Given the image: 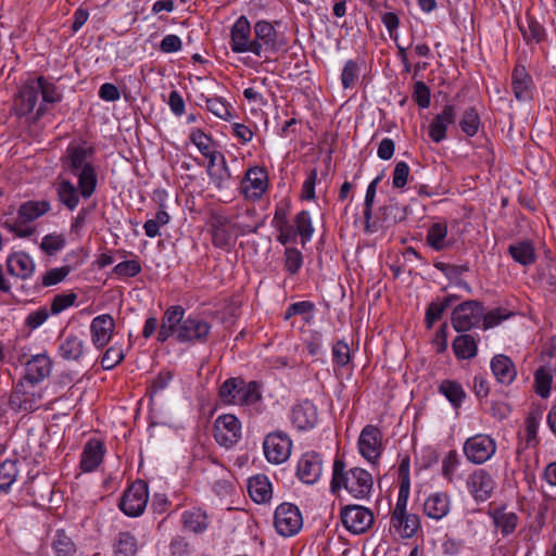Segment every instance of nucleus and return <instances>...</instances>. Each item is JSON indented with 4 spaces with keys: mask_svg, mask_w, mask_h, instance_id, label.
I'll return each instance as SVG.
<instances>
[{
    "mask_svg": "<svg viewBox=\"0 0 556 556\" xmlns=\"http://www.w3.org/2000/svg\"><path fill=\"white\" fill-rule=\"evenodd\" d=\"M372 485L374 479L370 472L359 467L345 470V463L340 458L334 459L330 482L332 494H337L344 488L353 497L363 500L370 495Z\"/></svg>",
    "mask_w": 556,
    "mask_h": 556,
    "instance_id": "1",
    "label": "nucleus"
},
{
    "mask_svg": "<svg viewBox=\"0 0 556 556\" xmlns=\"http://www.w3.org/2000/svg\"><path fill=\"white\" fill-rule=\"evenodd\" d=\"M92 153V149L70 146L64 161L70 172L78 178L80 194L85 199L90 198L97 187L96 169L92 163L88 161Z\"/></svg>",
    "mask_w": 556,
    "mask_h": 556,
    "instance_id": "2",
    "label": "nucleus"
},
{
    "mask_svg": "<svg viewBox=\"0 0 556 556\" xmlns=\"http://www.w3.org/2000/svg\"><path fill=\"white\" fill-rule=\"evenodd\" d=\"M218 396L225 405H254L262 400L261 384L240 377L228 378L219 387Z\"/></svg>",
    "mask_w": 556,
    "mask_h": 556,
    "instance_id": "3",
    "label": "nucleus"
},
{
    "mask_svg": "<svg viewBox=\"0 0 556 556\" xmlns=\"http://www.w3.org/2000/svg\"><path fill=\"white\" fill-rule=\"evenodd\" d=\"M148 498V484L142 480H137L126 489L118 507L125 515L138 517L144 511Z\"/></svg>",
    "mask_w": 556,
    "mask_h": 556,
    "instance_id": "4",
    "label": "nucleus"
},
{
    "mask_svg": "<svg viewBox=\"0 0 556 556\" xmlns=\"http://www.w3.org/2000/svg\"><path fill=\"white\" fill-rule=\"evenodd\" d=\"M274 525L282 536L295 535L303 527V518L298 506L291 503L280 504L274 516Z\"/></svg>",
    "mask_w": 556,
    "mask_h": 556,
    "instance_id": "5",
    "label": "nucleus"
},
{
    "mask_svg": "<svg viewBox=\"0 0 556 556\" xmlns=\"http://www.w3.org/2000/svg\"><path fill=\"white\" fill-rule=\"evenodd\" d=\"M483 315V304L468 300L458 304L452 312V326L457 332H465L477 326Z\"/></svg>",
    "mask_w": 556,
    "mask_h": 556,
    "instance_id": "6",
    "label": "nucleus"
},
{
    "mask_svg": "<svg viewBox=\"0 0 556 556\" xmlns=\"http://www.w3.org/2000/svg\"><path fill=\"white\" fill-rule=\"evenodd\" d=\"M252 53L262 56L264 52H277L283 46L275 27L267 21H258L254 24Z\"/></svg>",
    "mask_w": 556,
    "mask_h": 556,
    "instance_id": "7",
    "label": "nucleus"
},
{
    "mask_svg": "<svg viewBox=\"0 0 556 556\" xmlns=\"http://www.w3.org/2000/svg\"><path fill=\"white\" fill-rule=\"evenodd\" d=\"M292 441L282 431L268 433L263 442V450L266 459L271 464L285 463L291 454Z\"/></svg>",
    "mask_w": 556,
    "mask_h": 556,
    "instance_id": "8",
    "label": "nucleus"
},
{
    "mask_svg": "<svg viewBox=\"0 0 556 556\" xmlns=\"http://www.w3.org/2000/svg\"><path fill=\"white\" fill-rule=\"evenodd\" d=\"M213 431L216 442L229 448L241 438V422L235 415L225 414L215 419Z\"/></svg>",
    "mask_w": 556,
    "mask_h": 556,
    "instance_id": "9",
    "label": "nucleus"
},
{
    "mask_svg": "<svg viewBox=\"0 0 556 556\" xmlns=\"http://www.w3.org/2000/svg\"><path fill=\"white\" fill-rule=\"evenodd\" d=\"M341 520L353 534L365 533L374 523V514L361 505H346L341 509Z\"/></svg>",
    "mask_w": 556,
    "mask_h": 556,
    "instance_id": "10",
    "label": "nucleus"
},
{
    "mask_svg": "<svg viewBox=\"0 0 556 556\" xmlns=\"http://www.w3.org/2000/svg\"><path fill=\"white\" fill-rule=\"evenodd\" d=\"M268 188V174L264 167H250L240 184V192L251 201L260 200Z\"/></svg>",
    "mask_w": 556,
    "mask_h": 556,
    "instance_id": "11",
    "label": "nucleus"
},
{
    "mask_svg": "<svg viewBox=\"0 0 556 556\" xmlns=\"http://www.w3.org/2000/svg\"><path fill=\"white\" fill-rule=\"evenodd\" d=\"M495 451V440L486 434L468 438L464 444V453L467 459L473 464L485 463L494 455Z\"/></svg>",
    "mask_w": 556,
    "mask_h": 556,
    "instance_id": "12",
    "label": "nucleus"
},
{
    "mask_svg": "<svg viewBox=\"0 0 556 556\" xmlns=\"http://www.w3.org/2000/svg\"><path fill=\"white\" fill-rule=\"evenodd\" d=\"M211 330V325L197 315L187 316L177 328V340L181 343H204Z\"/></svg>",
    "mask_w": 556,
    "mask_h": 556,
    "instance_id": "13",
    "label": "nucleus"
},
{
    "mask_svg": "<svg viewBox=\"0 0 556 556\" xmlns=\"http://www.w3.org/2000/svg\"><path fill=\"white\" fill-rule=\"evenodd\" d=\"M43 76L28 79L20 89L15 99V111L20 116L31 113L38 102L39 91L42 88Z\"/></svg>",
    "mask_w": 556,
    "mask_h": 556,
    "instance_id": "14",
    "label": "nucleus"
},
{
    "mask_svg": "<svg viewBox=\"0 0 556 556\" xmlns=\"http://www.w3.org/2000/svg\"><path fill=\"white\" fill-rule=\"evenodd\" d=\"M358 448L364 458L370 463H375L382 452L381 431L372 425L366 426L361 432Z\"/></svg>",
    "mask_w": 556,
    "mask_h": 556,
    "instance_id": "15",
    "label": "nucleus"
},
{
    "mask_svg": "<svg viewBox=\"0 0 556 556\" xmlns=\"http://www.w3.org/2000/svg\"><path fill=\"white\" fill-rule=\"evenodd\" d=\"M35 386L25 378L20 379L10 395V406L15 410H35L38 401L34 391Z\"/></svg>",
    "mask_w": 556,
    "mask_h": 556,
    "instance_id": "16",
    "label": "nucleus"
},
{
    "mask_svg": "<svg viewBox=\"0 0 556 556\" xmlns=\"http://www.w3.org/2000/svg\"><path fill=\"white\" fill-rule=\"evenodd\" d=\"M456 114V106L452 103H447L443 106L442 111L432 118L428 134L433 142L439 143L446 138L447 127L455 123Z\"/></svg>",
    "mask_w": 556,
    "mask_h": 556,
    "instance_id": "17",
    "label": "nucleus"
},
{
    "mask_svg": "<svg viewBox=\"0 0 556 556\" xmlns=\"http://www.w3.org/2000/svg\"><path fill=\"white\" fill-rule=\"evenodd\" d=\"M253 39H251V24L242 15L231 27L230 48L235 53L252 52Z\"/></svg>",
    "mask_w": 556,
    "mask_h": 556,
    "instance_id": "18",
    "label": "nucleus"
},
{
    "mask_svg": "<svg viewBox=\"0 0 556 556\" xmlns=\"http://www.w3.org/2000/svg\"><path fill=\"white\" fill-rule=\"evenodd\" d=\"M495 482L484 469L475 470L467 480L469 493L476 501L484 502L492 495Z\"/></svg>",
    "mask_w": 556,
    "mask_h": 556,
    "instance_id": "19",
    "label": "nucleus"
},
{
    "mask_svg": "<svg viewBox=\"0 0 556 556\" xmlns=\"http://www.w3.org/2000/svg\"><path fill=\"white\" fill-rule=\"evenodd\" d=\"M323 472V459L318 453L308 452L302 455L298 463L296 475L299 479L306 483H315Z\"/></svg>",
    "mask_w": 556,
    "mask_h": 556,
    "instance_id": "20",
    "label": "nucleus"
},
{
    "mask_svg": "<svg viewBox=\"0 0 556 556\" xmlns=\"http://www.w3.org/2000/svg\"><path fill=\"white\" fill-rule=\"evenodd\" d=\"M114 328V319L108 314L99 315L92 319L90 332L92 343L97 349H103L110 342Z\"/></svg>",
    "mask_w": 556,
    "mask_h": 556,
    "instance_id": "21",
    "label": "nucleus"
},
{
    "mask_svg": "<svg viewBox=\"0 0 556 556\" xmlns=\"http://www.w3.org/2000/svg\"><path fill=\"white\" fill-rule=\"evenodd\" d=\"M317 408L308 400L293 406L291 421L299 430H309L317 424Z\"/></svg>",
    "mask_w": 556,
    "mask_h": 556,
    "instance_id": "22",
    "label": "nucleus"
},
{
    "mask_svg": "<svg viewBox=\"0 0 556 556\" xmlns=\"http://www.w3.org/2000/svg\"><path fill=\"white\" fill-rule=\"evenodd\" d=\"M104 444L98 439H90L80 456V468L84 472H91L98 468L104 457Z\"/></svg>",
    "mask_w": 556,
    "mask_h": 556,
    "instance_id": "23",
    "label": "nucleus"
},
{
    "mask_svg": "<svg viewBox=\"0 0 556 556\" xmlns=\"http://www.w3.org/2000/svg\"><path fill=\"white\" fill-rule=\"evenodd\" d=\"M26 374L23 378L30 383L37 384L47 378L52 368V362L46 354H37L26 363Z\"/></svg>",
    "mask_w": 556,
    "mask_h": 556,
    "instance_id": "24",
    "label": "nucleus"
},
{
    "mask_svg": "<svg viewBox=\"0 0 556 556\" xmlns=\"http://www.w3.org/2000/svg\"><path fill=\"white\" fill-rule=\"evenodd\" d=\"M391 529L395 531L401 538H413L420 528V520L418 515L408 514L407 511L402 515L391 516Z\"/></svg>",
    "mask_w": 556,
    "mask_h": 556,
    "instance_id": "25",
    "label": "nucleus"
},
{
    "mask_svg": "<svg viewBox=\"0 0 556 556\" xmlns=\"http://www.w3.org/2000/svg\"><path fill=\"white\" fill-rule=\"evenodd\" d=\"M491 370L500 383L510 384L516 376L517 370L511 359L503 354L495 355L491 361Z\"/></svg>",
    "mask_w": 556,
    "mask_h": 556,
    "instance_id": "26",
    "label": "nucleus"
},
{
    "mask_svg": "<svg viewBox=\"0 0 556 556\" xmlns=\"http://www.w3.org/2000/svg\"><path fill=\"white\" fill-rule=\"evenodd\" d=\"M507 252L516 263L522 266H530L536 262L535 248L529 239L509 244Z\"/></svg>",
    "mask_w": 556,
    "mask_h": 556,
    "instance_id": "27",
    "label": "nucleus"
},
{
    "mask_svg": "<svg viewBox=\"0 0 556 556\" xmlns=\"http://www.w3.org/2000/svg\"><path fill=\"white\" fill-rule=\"evenodd\" d=\"M532 79L523 66H516L511 75V88L519 101H528L532 98Z\"/></svg>",
    "mask_w": 556,
    "mask_h": 556,
    "instance_id": "28",
    "label": "nucleus"
},
{
    "mask_svg": "<svg viewBox=\"0 0 556 556\" xmlns=\"http://www.w3.org/2000/svg\"><path fill=\"white\" fill-rule=\"evenodd\" d=\"M7 268L11 275L26 279L33 275L35 264L28 254L18 252L8 257Z\"/></svg>",
    "mask_w": 556,
    "mask_h": 556,
    "instance_id": "29",
    "label": "nucleus"
},
{
    "mask_svg": "<svg viewBox=\"0 0 556 556\" xmlns=\"http://www.w3.org/2000/svg\"><path fill=\"white\" fill-rule=\"evenodd\" d=\"M248 492L255 503H266L271 498L273 495L271 483L269 479L264 475L254 476L249 479Z\"/></svg>",
    "mask_w": 556,
    "mask_h": 556,
    "instance_id": "30",
    "label": "nucleus"
},
{
    "mask_svg": "<svg viewBox=\"0 0 556 556\" xmlns=\"http://www.w3.org/2000/svg\"><path fill=\"white\" fill-rule=\"evenodd\" d=\"M425 514L432 519L440 520L450 511V498L446 493L431 494L424 504Z\"/></svg>",
    "mask_w": 556,
    "mask_h": 556,
    "instance_id": "31",
    "label": "nucleus"
},
{
    "mask_svg": "<svg viewBox=\"0 0 556 556\" xmlns=\"http://www.w3.org/2000/svg\"><path fill=\"white\" fill-rule=\"evenodd\" d=\"M381 177H376L367 187L365 201H364V219H365V231L377 232L380 229L378 220H372V206L376 198L377 186Z\"/></svg>",
    "mask_w": 556,
    "mask_h": 556,
    "instance_id": "32",
    "label": "nucleus"
},
{
    "mask_svg": "<svg viewBox=\"0 0 556 556\" xmlns=\"http://www.w3.org/2000/svg\"><path fill=\"white\" fill-rule=\"evenodd\" d=\"M380 217L377 219L381 228H389L397 223L403 222L407 216V207L397 202L391 201L379 210Z\"/></svg>",
    "mask_w": 556,
    "mask_h": 556,
    "instance_id": "33",
    "label": "nucleus"
},
{
    "mask_svg": "<svg viewBox=\"0 0 556 556\" xmlns=\"http://www.w3.org/2000/svg\"><path fill=\"white\" fill-rule=\"evenodd\" d=\"M51 210L49 201H26L20 205L17 217L23 224L30 223Z\"/></svg>",
    "mask_w": 556,
    "mask_h": 556,
    "instance_id": "34",
    "label": "nucleus"
},
{
    "mask_svg": "<svg viewBox=\"0 0 556 556\" xmlns=\"http://www.w3.org/2000/svg\"><path fill=\"white\" fill-rule=\"evenodd\" d=\"M452 349L458 359H471L478 353L477 340L471 334H459L454 339Z\"/></svg>",
    "mask_w": 556,
    "mask_h": 556,
    "instance_id": "35",
    "label": "nucleus"
},
{
    "mask_svg": "<svg viewBox=\"0 0 556 556\" xmlns=\"http://www.w3.org/2000/svg\"><path fill=\"white\" fill-rule=\"evenodd\" d=\"M165 195H166L165 191L159 192L160 210L156 212L154 218L148 219L143 224V229H144L146 236H148L149 238H155V237L160 236L161 235L160 227L167 225L170 220V216L166 212V210H165L166 206L163 202V197H165Z\"/></svg>",
    "mask_w": 556,
    "mask_h": 556,
    "instance_id": "36",
    "label": "nucleus"
},
{
    "mask_svg": "<svg viewBox=\"0 0 556 556\" xmlns=\"http://www.w3.org/2000/svg\"><path fill=\"white\" fill-rule=\"evenodd\" d=\"M79 188L77 189L70 180L63 179L56 184L59 201L70 211H74L79 203Z\"/></svg>",
    "mask_w": 556,
    "mask_h": 556,
    "instance_id": "37",
    "label": "nucleus"
},
{
    "mask_svg": "<svg viewBox=\"0 0 556 556\" xmlns=\"http://www.w3.org/2000/svg\"><path fill=\"white\" fill-rule=\"evenodd\" d=\"M493 522L504 536L511 534L517 527L518 516L514 511H506L505 508H496L491 513Z\"/></svg>",
    "mask_w": 556,
    "mask_h": 556,
    "instance_id": "38",
    "label": "nucleus"
},
{
    "mask_svg": "<svg viewBox=\"0 0 556 556\" xmlns=\"http://www.w3.org/2000/svg\"><path fill=\"white\" fill-rule=\"evenodd\" d=\"M182 523L185 529L194 533H201L208 527L207 515L202 509L193 507L184 511Z\"/></svg>",
    "mask_w": 556,
    "mask_h": 556,
    "instance_id": "39",
    "label": "nucleus"
},
{
    "mask_svg": "<svg viewBox=\"0 0 556 556\" xmlns=\"http://www.w3.org/2000/svg\"><path fill=\"white\" fill-rule=\"evenodd\" d=\"M40 85L42 88L39 91V96L41 97L42 101L39 103L36 110V118H40L47 112L46 104L56 103L62 99L61 93L58 91V88L53 83L48 81L43 77V83Z\"/></svg>",
    "mask_w": 556,
    "mask_h": 556,
    "instance_id": "40",
    "label": "nucleus"
},
{
    "mask_svg": "<svg viewBox=\"0 0 556 556\" xmlns=\"http://www.w3.org/2000/svg\"><path fill=\"white\" fill-rule=\"evenodd\" d=\"M138 542L130 532H119L113 543L114 556H136Z\"/></svg>",
    "mask_w": 556,
    "mask_h": 556,
    "instance_id": "41",
    "label": "nucleus"
},
{
    "mask_svg": "<svg viewBox=\"0 0 556 556\" xmlns=\"http://www.w3.org/2000/svg\"><path fill=\"white\" fill-rule=\"evenodd\" d=\"M447 237V225L445 223L432 224L427 232V244L435 251H442L450 244L446 240Z\"/></svg>",
    "mask_w": 556,
    "mask_h": 556,
    "instance_id": "42",
    "label": "nucleus"
},
{
    "mask_svg": "<svg viewBox=\"0 0 556 556\" xmlns=\"http://www.w3.org/2000/svg\"><path fill=\"white\" fill-rule=\"evenodd\" d=\"M60 354L67 361H79L84 354V341L76 336H68L60 344Z\"/></svg>",
    "mask_w": 556,
    "mask_h": 556,
    "instance_id": "43",
    "label": "nucleus"
},
{
    "mask_svg": "<svg viewBox=\"0 0 556 556\" xmlns=\"http://www.w3.org/2000/svg\"><path fill=\"white\" fill-rule=\"evenodd\" d=\"M439 391L455 408H458L462 405L466 396V393L460 383L454 380H443L439 386Z\"/></svg>",
    "mask_w": 556,
    "mask_h": 556,
    "instance_id": "44",
    "label": "nucleus"
},
{
    "mask_svg": "<svg viewBox=\"0 0 556 556\" xmlns=\"http://www.w3.org/2000/svg\"><path fill=\"white\" fill-rule=\"evenodd\" d=\"M460 466V458L455 450H451L442 459V476L445 480L454 483L455 480L462 479V476L457 475L458 467Z\"/></svg>",
    "mask_w": 556,
    "mask_h": 556,
    "instance_id": "45",
    "label": "nucleus"
},
{
    "mask_svg": "<svg viewBox=\"0 0 556 556\" xmlns=\"http://www.w3.org/2000/svg\"><path fill=\"white\" fill-rule=\"evenodd\" d=\"M18 476L17 462L7 459L0 464V492L8 493Z\"/></svg>",
    "mask_w": 556,
    "mask_h": 556,
    "instance_id": "46",
    "label": "nucleus"
},
{
    "mask_svg": "<svg viewBox=\"0 0 556 556\" xmlns=\"http://www.w3.org/2000/svg\"><path fill=\"white\" fill-rule=\"evenodd\" d=\"M459 127L468 137H473L478 132L480 127V117L476 108L469 106L464 111L459 121Z\"/></svg>",
    "mask_w": 556,
    "mask_h": 556,
    "instance_id": "47",
    "label": "nucleus"
},
{
    "mask_svg": "<svg viewBox=\"0 0 556 556\" xmlns=\"http://www.w3.org/2000/svg\"><path fill=\"white\" fill-rule=\"evenodd\" d=\"M519 28L526 41L541 42L545 37L544 27L530 16L527 17V25L520 24Z\"/></svg>",
    "mask_w": 556,
    "mask_h": 556,
    "instance_id": "48",
    "label": "nucleus"
},
{
    "mask_svg": "<svg viewBox=\"0 0 556 556\" xmlns=\"http://www.w3.org/2000/svg\"><path fill=\"white\" fill-rule=\"evenodd\" d=\"M295 230L302 238V242L305 243L312 239L314 228L312 218L308 211H301L294 218Z\"/></svg>",
    "mask_w": 556,
    "mask_h": 556,
    "instance_id": "49",
    "label": "nucleus"
},
{
    "mask_svg": "<svg viewBox=\"0 0 556 556\" xmlns=\"http://www.w3.org/2000/svg\"><path fill=\"white\" fill-rule=\"evenodd\" d=\"M551 372L548 368L541 367L534 374L535 392L542 397L549 395L552 383Z\"/></svg>",
    "mask_w": 556,
    "mask_h": 556,
    "instance_id": "50",
    "label": "nucleus"
},
{
    "mask_svg": "<svg viewBox=\"0 0 556 556\" xmlns=\"http://www.w3.org/2000/svg\"><path fill=\"white\" fill-rule=\"evenodd\" d=\"M450 301L443 300L442 302H432L426 311V326L431 328L435 321L441 319L443 313L450 307Z\"/></svg>",
    "mask_w": 556,
    "mask_h": 556,
    "instance_id": "51",
    "label": "nucleus"
},
{
    "mask_svg": "<svg viewBox=\"0 0 556 556\" xmlns=\"http://www.w3.org/2000/svg\"><path fill=\"white\" fill-rule=\"evenodd\" d=\"M65 247V239L62 235L49 233L40 243V249L48 255H54Z\"/></svg>",
    "mask_w": 556,
    "mask_h": 556,
    "instance_id": "52",
    "label": "nucleus"
},
{
    "mask_svg": "<svg viewBox=\"0 0 556 556\" xmlns=\"http://www.w3.org/2000/svg\"><path fill=\"white\" fill-rule=\"evenodd\" d=\"M303 264L302 253L295 248H287L285 251V268L290 275H295Z\"/></svg>",
    "mask_w": 556,
    "mask_h": 556,
    "instance_id": "53",
    "label": "nucleus"
},
{
    "mask_svg": "<svg viewBox=\"0 0 556 556\" xmlns=\"http://www.w3.org/2000/svg\"><path fill=\"white\" fill-rule=\"evenodd\" d=\"M212 243L215 248L229 251L233 247L235 240L227 228H217L212 229Z\"/></svg>",
    "mask_w": 556,
    "mask_h": 556,
    "instance_id": "54",
    "label": "nucleus"
},
{
    "mask_svg": "<svg viewBox=\"0 0 556 556\" xmlns=\"http://www.w3.org/2000/svg\"><path fill=\"white\" fill-rule=\"evenodd\" d=\"M53 548L58 556H71L75 552V545L72 540L64 533L58 531L53 542Z\"/></svg>",
    "mask_w": 556,
    "mask_h": 556,
    "instance_id": "55",
    "label": "nucleus"
},
{
    "mask_svg": "<svg viewBox=\"0 0 556 556\" xmlns=\"http://www.w3.org/2000/svg\"><path fill=\"white\" fill-rule=\"evenodd\" d=\"M184 319H185V309L179 305H175V306L168 307L165 311L163 319H162V324L165 326H168V328L172 327L174 329H177L181 325V321H184Z\"/></svg>",
    "mask_w": 556,
    "mask_h": 556,
    "instance_id": "56",
    "label": "nucleus"
},
{
    "mask_svg": "<svg viewBox=\"0 0 556 556\" xmlns=\"http://www.w3.org/2000/svg\"><path fill=\"white\" fill-rule=\"evenodd\" d=\"M124 359V352L118 346L109 348L101 358V366L105 370L113 369Z\"/></svg>",
    "mask_w": 556,
    "mask_h": 556,
    "instance_id": "57",
    "label": "nucleus"
},
{
    "mask_svg": "<svg viewBox=\"0 0 556 556\" xmlns=\"http://www.w3.org/2000/svg\"><path fill=\"white\" fill-rule=\"evenodd\" d=\"M76 299L77 295L74 292L56 294L51 303V313L54 315L60 314L67 307L72 306Z\"/></svg>",
    "mask_w": 556,
    "mask_h": 556,
    "instance_id": "58",
    "label": "nucleus"
},
{
    "mask_svg": "<svg viewBox=\"0 0 556 556\" xmlns=\"http://www.w3.org/2000/svg\"><path fill=\"white\" fill-rule=\"evenodd\" d=\"M71 273L70 266H62L56 267L48 270L46 275L42 277V286L43 287H50L58 285L59 282L63 281L66 276Z\"/></svg>",
    "mask_w": 556,
    "mask_h": 556,
    "instance_id": "59",
    "label": "nucleus"
},
{
    "mask_svg": "<svg viewBox=\"0 0 556 556\" xmlns=\"http://www.w3.org/2000/svg\"><path fill=\"white\" fill-rule=\"evenodd\" d=\"M430 88L424 81L414 84L413 100L421 108L427 109L430 105Z\"/></svg>",
    "mask_w": 556,
    "mask_h": 556,
    "instance_id": "60",
    "label": "nucleus"
},
{
    "mask_svg": "<svg viewBox=\"0 0 556 556\" xmlns=\"http://www.w3.org/2000/svg\"><path fill=\"white\" fill-rule=\"evenodd\" d=\"M358 65L353 60H349L342 71L341 81L345 89L351 88L355 85L358 78Z\"/></svg>",
    "mask_w": 556,
    "mask_h": 556,
    "instance_id": "61",
    "label": "nucleus"
},
{
    "mask_svg": "<svg viewBox=\"0 0 556 556\" xmlns=\"http://www.w3.org/2000/svg\"><path fill=\"white\" fill-rule=\"evenodd\" d=\"M141 271V265L136 260L121 262L114 267V273L118 276L135 277Z\"/></svg>",
    "mask_w": 556,
    "mask_h": 556,
    "instance_id": "62",
    "label": "nucleus"
},
{
    "mask_svg": "<svg viewBox=\"0 0 556 556\" xmlns=\"http://www.w3.org/2000/svg\"><path fill=\"white\" fill-rule=\"evenodd\" d=\"M332 356L338 366L343 367L348 365L351 358L348 343L344 341H338L332 348Z\"/></svg>",
    "mask_w": 556,
    "mask_h": 556,
    "instance_id": "63",
    "label": "nucleus"
},
{
    "mask_svg": "<svg viewBox=\"0 0 556 556\" xmlns=\"http://www.w3.org/2000/svg\"><path fill=\"white\" fill-rule=\"evenodd\" d=\"M190 141L199 149L202 155H208L211 138L201 129H193L189 135Z\"/></svg>",
    "mask_w": 556,
    "mask_h": 556,
    "instance_id": "64",
    "label": "nucleus"
}]
</instances>
